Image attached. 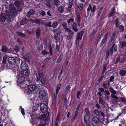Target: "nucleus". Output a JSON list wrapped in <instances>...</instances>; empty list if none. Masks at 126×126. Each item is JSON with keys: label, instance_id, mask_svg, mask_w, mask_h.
<instances>
[{"label": "nucleus", "instance_id": "nucleus-1", "mask_svg": "<svg viewBox=\"0 0 126 126\" xmlns=\"http://www.w3.org/2000/svg\"><path fill=\"white\" fill-rule=\"evenodd\" d=\"M9 8L10 10V13L6 14L7 17V20L8 23H9L11 20V19L14 18L15 15L17 14V11L16 8L15 7L13 4H11L9 6Z\"/></svg>", "mask_w": 126, "mask_h": 126}, {"label": "nucleus", "instance_id": "nucleus-2", "mask_svg": "<svg viewBox=\"0 0 126 126\" xmlns=\"http://www.w3.org/2000/svg\"><path fill=\"white\" fill-rule=\"evenodd\" d=\"M34 74L36 77V81L37 82L39 80L41 82L42 85L44 86L45 85V79H44V72L40 69H39L37 71H34Z\"/></svg>", "mask_w": 126, "mask_h": 126}, {"label": "nucleus", "instance_id": "nucleus-3", "mask_svg": "<svg viewBox=\"0 0 126 126\" xmlns=\"http://www.w3.org/2000/svg\"><path fill=\"white\" fill-rule=\"evenodd\" d=\"M25 80V78L23 76L18 77L17 79V84L21 88H25L27 87V84L25 83V82L27 83V80Z\"/></svg>", "mask_w": 126, "mask_h": 126}, {"label": "nucleus", "instance_id": "nucleus-4", "mask_svg": "<svg viewBox=\"0 0 126 126\" xmlns=\"http://www.w3.org/2000/svg\"><path fill=\"white\" fill-rule=\"evenodd\" d=\"M47 91L45 90H41L39 93V98L41 100L48 104V101L47 98Z\"/></svg>", "mask_w": 126, "mask_h": 126}, {"label": "nucleus", "instance_id": "nucleus-5", "mask_svg": "<svg viewBox=\"0 0 126 126\" xmlns=\"http://www.w3.org/2000/svg\"><path fill=\"white\" fill-rule=\"evenodd\" d=\"M84 111L86 113V115L84 116L83 120L84 123L87 125H89L90 124V118L91 114L89 110L87 108H86Z\"/></svg>", "mask_w": 126, "mask_h": 126}, {"label": "nucleus", "instance_id": "nucleus-6", "mask_svg": "<svg viewBox=\"0 0 126 126\" xmlns=\"http://www.w3.org/2000/svg\"><path fill=\"white\" fill-rule=\"evenodd\" d=\"M117 45L114 43L110 47V52L108 50L106 51V59H107L110 55V54L112 55L113 53V50L114 52L117 51Z\"/></svg>", "mask_w": 126, "mask_h": 126}, {"label": "nucleus", "instance_id": "nucleus-7", "mask_svg": "<svg viewBox=\"0 0 126 126\" xmlns=\"http://www.w3.org/2000/svg\"><path fill=\"white\" fill-rule=\"evenodd\" d=\"M92 7L91 4L90 3L89 4L88 6V7L87 9V14L88 16L90 14V11H91V13L90 15L91 14L93 15L94 14V12L96 10V6L95 5H92Z\"/></svg>", "mask_w": 126, "mask_h": 126}, {"label": "nucleus", "instance_id": "nucleus-8", "mask_svg": "<svg viewBox=\"0 0 126 126\" xmlns=\"http://www.w3.org/2000/svg\"><path fill=\"white\" fill-rule=\"evenodd\" d=\"M47 104V105H46L42 103L40 104V109L43 113L47 112L48 111V104Z\"/></svg>", "mask_w": 126, "mask_h": 126}, {"label": "nucleus", "instance_id": "nucleus-9", "mask_svg": "<svg viewBox=\"0 0 126 126\" xmlns=\"http://www.w3.org/2000/svg\"><path fill=\"white\" fill-rule=\"evenodd\" d=\"M27 81L28 83L27 87L28 90H30L31 92L34 90L36 88V86L33 84H32L30 80H27Z\"/></svg>", "mask_w": 126, "mask_h": 126}, {"label": "nucleus", "instance_id": "nucleus-10", "mask_svg": "<svg viewBox=\"0 0 126 126\" xmlns=\"http://www.w3.org/2000/svg\"><path fill=\"white\" fill-rule=\"evenodd\" d=\"M15 5L19 8L20 10H21L22 8V7L21 5H23L24 2L23 0H17L14 3Z\"/></svg>", "mask_w": 126, "mask_h": 126}, {"label": "nucleus", "instance_id": "nucleus-11", "mask_svg": "<svg viewBox=\"0 0 126 126\" xmlns=\"http://www.w3.org/2000/svg\"><path fill=\"white\" fill-rule=\"evenodd\" d=\"M94 113L97 116H99L103 118L105 117V115L104 113L100 111V113L99 111L97 109H95L93 111Z\"/></svg>", "mask_w": 126, "mask_h": 126}, {"label": "nucleus", "instance_id": "nucleus-12", "mask_svg": "<svg viewBox=\"0 0 126 126\" xmlns=\"http://www.w3.org/2000/svg\"><path fill=\"white\" fill-rule=\"evenodd\" d=\"M100 119L97 117L95 116L92 119V123L94 126H96L98 125Z\"/></svg>", "mask_w": 126, "mask_h": 126}, {"label": "nucleus", "instance_id": "nucleus-13", "mask_svg": "<svg viewBox=\"0 0 126 126\" xmlns=\"http://www.w3.org/2000/svg\"><path fill=\"white\" fill-rule=\"evenodd\" d=\"M76 18H75V20L77 21V23L79 26H81V17L79 13V12H77L76 14Z\"/></svg>", "mask_w": 126, "mask_h": 126}, {"label": "nucleus", "instance_id": "nucleus-14", "mask_svg": "<svg viewBox=\"0 0 126 126\" xmlns=\"http://www.w3.org/2000/svg\"><path fill=\"white\" fill-rule=\"evenodd\" d=\"M61 86V84L59 83L57 84L56 86V90L55 91L56 94H54V97L55 99H57V95L58 94L60 90Z\"/></svg>", "mask_w": 126, "mask_h": 126}, {"label": "nucleus", "instance_id": "nucleus-15", "mask_svg": "<svg viewBox=\"0 0 126 126\" xmlns=\"http://www.w3.org/2000/svg\"><path fill=\"white\" fill-rule=\"evenodd\" d=\"M61 86V84L59 83L57 84L56 86V90L55 91L56 94H54V97L55 99H57V95L58 94L60 90Z\"/></svg>", "mask_w": 126, "mask_h": 126}, {"label": "nucleus", "instance_id": "nucleus-16", "mask_svg": "<svg viewBox=\"0 0 126 126\" xmlns=\"http://www.w3.org/2000/svg\"><path fill=\"white\" fill-rule=\"evenodd\" d=\"M20 68L22 70H26L28 68V65L26 62H22V61H21Z\"/></svg>", "mask_w": 126, "mask_h": 126}, {"label": "nucleus", "instance_id": "nucleus-17", "mask_svg": "<svg viewBox=\"0 0 126 126\" xmlns=\"http://www.w3.org/2000/svg\"><path fill=\"white\" fill-rule=\"evenodd\" d=\"M30 70L28 69L25 70H23L22 71H21L20 73L22 75L25 76H27L29 75L30 74Z\"/></svg>", "mask_w": 126, "mask_h": 126}, {"label": "nucleus", "instance_id": "nucleus-18", "mask_svg": "<svg viewBox=\"0 0 126 126\" xmlns=\"http://www.w3.org/2000/svg\"><path fill=\"white\" fill-rule=\"evenodd\" d=\"M35 36L38 39L40 35L41 28L39 27H38L37 29L35 30Z\"/></svg>", "mask_w": 126, "mask_h": 126}, {"label": "nucleus", "instance_id": "nucleus-19", "mask_svg": "<svg viewBox=\"0 0 126 126\" xmlns=\"http://www.w3.org/2000/svg\"><path fill=\"white\" fill-rule=\"evenodd\" d=\"M15 58L13 57H8L7 61L10 64H14L15 63Z\"/></svg>", "mask_w": 126, "mask_h": 126}, {"label": "nucleus", "instance_id": "nucleus-20", "mask_svg": "<svg viewBox=\"0 0 126 126\" xmlns=\"http://www.w3.org/2000/svg\"><path fill=\"white\" fill-rule=\"evenodd\" d=\"M98 90L102 92H104L106 94L109 95H110V93L108 90H105L102 87L99 88Z\"/></svg>", "mask_w": 126, "mask_h": 126}, {"label": "nucleus", "instance_id": "nucleus-21", "mask_svg": "<svg viewBox=\"0 0 126 126\" xmlns=\"http://www.w3.org/2000/svg\"><path fill=\"white\" fill-rule=\"evenodd\" d=\"M97 30L95 29H94L91 33L90 35V37L91 38V41H92L93 40V39L94 37V36L95 35Z\"/></svg>", "mask_w": 126, "mask_h": 126}, {"label": "nucleus", "instance_id": "nucleus-22", "mask_svg": "<svg viewBox=\"0 0 126 126\" xmlns=\"http://www.w3.org/2000/svg\"><path fill=\"white\" fill-rule=\"evenodd\" d=\"M18 66H14L11 68V70L14 74H16V73H17L18 69Z\"/></svg>", "mask_w": 126, "mask_h": 126}, {"label": "nucleus", "instance_id": "nucleus-23", "mask_svg": "<svg viewBox=\"0 0 126 126\" xmlns=\"http://www.w3.org/2000/svg\"><path fill=\"white\" fill-rule=\"evenodd\" d=\"M102 34V33H100V32H99L94 43L95 45L96 46H97L98 42L100 41V39L101 38V35Z\"/></svg>", "mask_w": 126, "mask_h": 126}, {"label": "nucleus", "instance_id": "nucleus-24", "mask_svg": "<svg viewBox=\"0 0 126 126\" xmlns=\"http://www.w3.org/2000/svg\"><path fill=\"white\" fill-rule=\"evenodd\" d=\"M84 32V31H81L80 32H78L77 33V38L79 39L80 40H81Z\"/></svg>", "mask_w": 126, "mask_h": 126}, {"label": "nucleus", "instance_id": "nucleus-25", "mask_svg": "<svg viewBox=\"0 0 126 126\" xmlns=\"http://www.w3.org/2000/svg\"><path fill=\"white\" fill-rule=\"evenodd\" d=\"M47 112V113L44 114L42 115V118H41L43 120H44L46 121L48 120V117L49 115V112H48V111Z\"/></svg>", "mask_w": 126, "mask_h": 126}, {"label": "nucleus", "instance_id": "nucleus-26", "mask_svg": "<svg viewBox=\"0 0 126 126\" xmlns=\"http://www.w3.org/2000/svg\"><path fill=\"white\" fill-rule=\"evenodd\" d=\"M71 26L72 29L75 32H77L78 29L77 28V23L73 22L71 24Z\"/></svg>", "mask_w": 126, "mask_h": 126}, {"label": "nucleus", "instance_id": "nucleus-27", "mask_svg": "<svg viewBox=\"0 0 126 126\" xmlns=\"http://www.w3.org/2000/svg\"><path fill=\"white\" fill-rule=\"evenodd\" d=\"M29 22V19L26 18L22 19L20 21L21 25H23L27 24Z\"/></svg>", "mask_w": 126, "mask_h": 126}, {"label": "nucleus", "instance_id": "nucleus-28", "mask_svg": "<svg viewBox=\"0 0 126 126\" xmlns=\"http://www.w3.org/2000/svg\"><path fill=\"white\" fill-rule=\"evenodd\" d=\"M47 121L41 119L40 123L39 124L38 126H45L47 124Z\"/></svg>", "mask_w": 126, "mask_h": 126}, {"label": "nucleus", "instance_id": "nucleus-29", "mask_svg": "<svg viewBox=\"0 0 126 126\" xmlns=\"http://www.w3.org/2000/svg\"><path fill=\"white\" fill-rule=\"evenodd\" d=\"M15 62L14 64L16 65V66H18L20 65V61H21V60L17 57L15 58Z\"/></svg>", "mask_w": 126, "mask_h": 126}, {"label": "nucleus", "instance_id": "nucleus-30", "mask_svg": "<svg viewBox=\"0 0 126 126\" xmlns=\"http://www.w3.org/2000/svg\"><path fill=\"white\" fill-rule=\"evenodd\" d=\"M35 24L39 25H43L44 24V22L42 20L39 19H35Z\"/></svg>", "mask_w": 126, "mask_h": 126}, {"label": "nucleus", "instance_id": "nucleus-31", "mask_svg": "<svg viewBox=\"0 0 126 126\" xmlns=\"http://www.w3.org/2000/svg\"><path fill=\"white\" fill-rule=\"evenodd\" d=\"M24 59L28 62H30L31 60L30 57L27 54H26L23 57Z\"/></svg>", "mask_w": 126, "mask_h": 126}, {"label": "nucleus", "instance_id": "nucleus-32", "mask_svg": "<svg viewBox=\"0 0 126 126\" xmlns=\"http://www.w3.org/2000/svg\"><path fill=\"white\" fill-rule=\"evenodd\" d=\"M7 18L6 14L5 15H3L0 18V22L3 23L7 19Z\"/></svg>", "mask_w": 126, "mask_h": 126}, {"label": "nucleus", "instance_id": "nucleus-33", "mask_svg": "<svg viewBox=\"0 0 126 126\" xmlns=\"http://www.w3.org/2000/svg\"><path fill=\"white\" fill-rule=\"evenodd\" d=\"M67 94L66 93L63 94H62V99L64 101V103H66L67 101V99L66 98V96Z\"/></svg>", "mask_w": 126, "mask_h": 126}, {"label": "nucleus", "instance_id": "nucleus-34", "mask_svg": "<svg viewBox=\"0 0 126 126\" xmlns=\"http://www.w3.org/2000/svg\"><path fill=\"white\" fill-rule=\"evenodd\" d=\"M58 10L60 13H63L64 11V7L63 6H61L58 8Z\"/></svg>", "mask_w": 126, "mask_h": 126}, {"label": "nucleus", "instance_id": "nucleus-35", "mask_svg": "<svg viewBox=\"0 0 126 126\" xmlns=\"http://www.w3.org/2000/svg\"><path fill=\"white\" fill-rule=\"evenodd\" d=\"M8 48L5 46H3L2 47L1 51L3 52H6L8 50Z\"/></svg>", "mask_w": 126, "mask_h": 126}, {"label": "nucleus", "instance_id": "nucleus-36", "mask_svg": "<svg viewBox=\"0 0 126 126\" xmlns=\"http://www.w3.org/2000/svg\"><path fill=\"white\" fill-rule=\"evenodd\" d=\"M119 19L118 18H116L115 20L114 21V24L117 27H118L119 26Z\"/></svg>", "mask_w": 126, "mask_h": 126}, {"label": "nucleus", "instance_id": "nucleus-37", "mask_svg": "<svg viewBox=\"0 0 126 126\" xmlns=\"http://www.w3.org/2000/svg\"><path fill=\"white\" fill-rule=\"evenodd\" d=\"M119 73L121 76H124L125 75L126 72V71L124 70H121L120 71Z\"/></svg>", "mask_w": 126, "mask_h": 126}, {"label": "nucleus", "instance_id": "nucleus-38", "mask_svg": "<svg viewBox=\"0 0 126 126\" xmlns=\"http://www.w3.org/2000/svg\"><path fill=\"white\" fill-rule=\"evenodd\" d=\"M78 7L80 10H82L83 9V6L82 3H79L78 5Z\"/></svg>", "mask_w": 126, "mask_h": 126}, {"label": "nucleus", "instance_id": "nucleus-39", "mask_svg": "<svg viewBox=\"0 0 126 126\" xmlns=\"http://www.w3.org/2000/svg\"><path fill=\"white\" fill-rule=\"evenodd\" d=\"M71 88V86L70 85H68L66 87V88L64 92L65 93L67 94L68 91L70 90Z\"/></svg>", "mask_w": 126, "mask_h": 126}, {"label": "nucleus", "instance_id": "nucleus-40", "mask_svg": "<svg viewBox=\"0 0 126 126\" xmlns=\"http://www.w3.org/2000/svg\"><path fill=\"white\" fill-rule=\"evenodd\" d=\"M43 45L44 47L45 48H46L47 47V39L46 38H45L43 39Z\"/></svg>", "mask_w": 126, "mask_h": 126}, {"label": "nucleus", "instance_id": "nucleus-41", "mask_svg": "<svg viewBox=\"0 0 126 126\" xmlns=\"http://www.w3.org/2000/svg\"><path fill=\"white\" fill-rule=\"evenodd\" d=\"M58 24V23L57 21H54L52 23V27L53 28H55L57 26Z\"/></svg>", "mask_w": 126, "mask_h": 126}, {"label": "nucleus", "instance_id": "nucleus-42", "mask_svg": "<svg viewBox=\"0 0 126 126\" xmlns=\"http://www.w3.org/2000/svg\"><path fill=\"white\" fill-rule=\"evenodd\" d=\"M109 89L110 92L111 93L115 94H116V91L113 89V88L112 87H110L109 88Z\"/></svg>", "mask_w": 126, "mask_h": 126}, {"label": "nucleus", "instance_id": "nucleus-43", "mask_svg": "<svg viewBox=\"0 0 126 126\" xmlns=\"http://www.w3.org/2000/svg\"><path fill=\"white\" fill-rule=\"evenodd\" d=\"M121 47L122 49L126 48V42L125 41H122L121 44Z\"/></svg>", "mask_w": 126, "mask_h": 126}, {"label": "nucleus", "instance_id": "nucleus-44", "mask_svg": "<svg viewBox=\"0 0 126 126\" xmlns=\"http://www.w3.org/2000/svg\"><path fill=\"white\" fill-rule=\"evenodd\" d=\"M17 34L19 36H21L23 37H26L25 35L22 33L19 32H16Z\"/></svg>", "mask_w": 126, "mask_h": 126}, {"label": "nucleus", "instance_id": "nucleus-45", "mask_svg": "<svg viewBox=\"0 0 126 126\" xmlns=\"http://www.w3.org/2000/svg\"><path fill=\"white\" fill-rule=\"evenodd\" d=\"M8 56L7 55H5L3 57L2 60V63H5L6 62V60L8 59Z\"/></svg>", "mask_w": 126, "mask_h": 126}, {"label": "nucleus", "instance_id": "nucleus-46", "mask_svg": "<svg viewBox=\"0 0 126 126\" xmlns=\"http://www.w3.org/2000/svg\"><path fill=\"white\" fill-rule=\"evenodd\" d=\"M119 28L120 30V32H122L124 31L125 28L124 26L122 25H120L119 26Z\"/></svg>", "mask_w": 126, "mask_h": 126}, {"label": "nucleus", "instance_id": "nucleus-47", "mask_svg": "<svg viewBox=\"0 0 126 126\" xmlns=\"http://www.w3.org/2000/svg\"><path fill=\"white\" fill-rule=\"evenodd\" d=\"M81 92L80 91H78L77 92L76 94L77 98V99H80V97L81 96Z\"/></svg>", "mask_w": 126, "mask_h": 126}, {"label": "nucleus", "instance_id": "nucleus-48", "mask_svg": "<svg viewBox=\"0 0 126 126\" xmlns=\"http://www.w3.org/2000/svg\"><path fill=\"white\" fill-rule=\"evenodd\" d=\"M65 30L68 32V34L71 35H73L74 33V32H72L71 30L69 28H68Z\"/></svg>", "mask_w": 126, "mask_h": 126}, {"label": "nucleus", "instance_id": "nucleus-49", "mask_svg": "<svg viewBox=\"0 0 126 126\" xmlns=\"http://www.w3.org/2000/svg\"><path fill=\"white\" fill-rule=\"evenodd\" d=\"M98 99L99 103L103 105L104 104L105 101L103 99L101 98H99Z\"/></svg>", "mask_w": 126, "mask_h": 126}, {"label": "nucleus", "instance_id": "nucleus-50", "mask_svg": "<svg viewBox=\"0 0 126 126\" xmlns=\"http://www.w3.org/2000/svg\"><path fill=\"white\" fill-rule=\"evenodd\" d=\"M74 21V19L73 18H70L67 21V22L68 24H70L71 22L73 23Z\"/></svg>", "mask_w": 126, "mask_h": 126}, {"label": "nucleus", "instance_id": "nucleus-51", "mask_svg": "<svg viewBox=\"0 0 126 126\" xmlns=\"http://www.w3.org/2000/svg\"><path fill=\"white\" fill-rule=\"evenodd\" d=\"M47 14L48 16H49L48 17L49 18H51V19L52 18L53 16L50 13V10H48L47 12Z\"/></svg>", "mask_w": 126, "mask_h": 126}, {"label": "nucleus", "instance_id": "nucleus-52", "mask_svg": "<svg viewBox=\"0 0 126 126\" xmlns=\"http://www.w3.org/2000/svg\"><path fill=\"white\" fill-rule=\"evenodd\" d=\"M51 59V57H47L46 58L45 60L43 61L42 63L43 64H45L48 61Z\"/></svg>", "mask_w": 126, "mask_h": 126}, {"label": "nucleus", "instance_id": "nucleus-53", "mask_svg": "<svg viewBox=\"0 0 126 126\" xmlns=\"http://www.w3.org/2000/svg\"><path fill=\"white\" fill-rule=\"evenodd\" d=\"M44 25L46 27H52L51 23L50 22L48 23H45L44 24Z\"/></svg>", "mask_w": 126, "mask_h": 126}, {"label": "nucleus", "instance_id": "nucleus-54", "mask_svg": "<svg viewBox=\"0 0 126 126\" xmlns=\"http://www.w3.org/2000/svg\"><path fill=\"white\" fill-rule=\"evenodd\" d=\"M67 23L65 22H64L62 24V26L63 27V28L65 30L68 28H67Z\"/></svg>", "mask_w": 126, "mask_h": 126}, {"label": "nucleus", "instance_id": "nucleus-55", "mask_svg": "<svg viewBox=\"0 0 126 126\" xmlns=\"http://www.w3.org/2000/svg\"><path fill=\"white\" fill-rule=\"evenodd\" d=\"M49 53L46 50L44 49L42 51L41 54L43 55H45L46 54H48Z\"/></svg>", "mask_w": 126, "mask_h": 126}, {"label": "nucleus", "instance_id": "nucleus-56", "mask_svg": "<svg viewBox=\"0 0 126 126\" xmlns=\"http://www.w3.org/2000/svg\"><path fill=\"white\" fill-rule=\"evenodd\" d=\"M111 97L113 98H114L116 100H118V97L116 96L114 94H111Z\"/></svg>", "mask_w": 126, "mask_h": 126}, {"label": "nucleus", "instance_id": "nucleus-57", "mask_svg": "<svg viewBox=\"0 0 126 126\" xmlns=\"http://www.w3.org/2000/svg\"><path fill=\"white\" fill-rule=\"evenodd\" d=\"M102 10L101 9H100L98 11L97 13V15L96 16L97 18H98L100 16V14L102 12Z\"/></svg>", "mask_w": 126, "mask_h": 126}, {"label": "nucleus", "instance_id": "nucleus-58", "mask_svg": "<svg viewBox=\"0 0 126 126\" xmlns=\"http://www.w3.org/2000/svg\"><path fill=\"white\" fill-rule=\"evenodd\" d=\"M115 12L114 11H113L111 10V11L109 13V17H110L114 16Z\"/></svg>", "mask_w": 126, "mask_h": 126}, {"label": "nucleus", "instance_id": "nucleus-59", "mask_svg": "<svg viewBox=\"0 0 126 126\" xmlns=\"http://www.w3.org/2000/svg\"><path fill=\"white\" fill-rule=\"evenodd\" d=\"M120 57H117L116 59L115 62L114 63V64H116L117 63L120 61Z\"/></svg>", "mask_w": 126, "mask_h": 126}, {"label": "nucleus", "instance_id": "nucleus-60", "mask_svg": "<svg viewBox=\"0 0 126 126\" xmlns=\"http://www.w3.org/2000/svg\"><path fill=\"white\" fill-rule=\"evenodd\" d=\"M121 100L122 102L124 103V104H126V98L123 97H121Z\"/></svg>", "mask_w": 126, "mask_h": 126}, {"label": "nucleus", "instance_id": "nucleus-61", "mask_svg": "<svg viewBox=\"0 0 126 126\" xmlns=\"http://www.w3.org/2000/svg\"><path fill=\"white\" fill-rule=\"evenodd\" d=\"M103 66V68L102 71L105 72L107 69V64L106 63L104 64Z\"/></svg>", "mask_w": 126, "mask_h": 126}, {"label": "nucleus", "instance_id": "nucleus-62", "mask_svg": "<svg viewBox=\"0 0 126 126\" xmlns=\"http://www.w3.org/2000/svg\"><path fill=\"white\" fill-rule=\"evenodd\" d=\"M106 42L102 40L101 41L99 44V46L100 47H101L105 44L106 43Z\"/></svg>", "mask_w": 126, "mask_h": 126}, {"label": "nucleus", "instance_id": "nucleus-63", "mask_svg": "<svg viewBox=\"0 0 126 126\" xmlns=\"http://www.w3.org/2000/svg\"><path fill=\"white\" fill-rule=\"evenodd\" d=\"M104 77V76H101L98 79V81L99 83H100L102 80L103 78Z\"/></svg>", "mask_w": 126, "mask_h": 126}, {"label": "nucleus", "instance_id": "nucleus-64", "mask_svg": "<svg viewBox=\"0 0 126 126\" xmlns=\"http://www.w3.org/2000/svg\"><path fill=\"white\" fill-rule=\"evenodd\" d=\"M125 61H126V56L125 57H124L122 60L120 61V64H121L123 63Z\"/></svg>", "mask_w": 126, "mask_h": 126}]
</instances>
